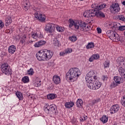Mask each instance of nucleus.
<instances>
[{
    "instance_id": "44",
    "label": "nucleus",
    "mask_w": 125,
    "mask_h": 125,
    "mask_svg": "<svg viewBox=\"0 0 125 125\" xmlns=\"http://www.w3.org/2000/svg\"><path fill=\"white\" fill-rule=\"evenodd\" d=\"M87 119V116H82L80 117V120L83 122V121H85V120Z\"/></svg>"
},
{
    "instance_id": "53",
    "label": "nucleus",
    "mask_w": 125,
    "mask_h": 125,
    "mask_svg": "<svg viewBox=\"0 0 125 125\" xmlns=\"http://www.w3.org/2000/svg\"><path fill=\"white\" fill-rule=\"evenodd\" d=\"M25 39H22L21 41V43H24V42H25Z\"/></svg>"
},
{
    "instance_id": "22",
    "label": "nucleus",
    "mask_w": 125,
    "mask_h": 125,
    "mask_svg": "<svg viewBox=\"0 0 125 125\" xmlns=\"http://www.w3.org/2000/svg\"><path fill=\"white\" fill-rule=\"evenodd\" d=\"M95 16L97 17H101L102 18H105L106 17L105 14L101 11L96 12H95Z\"/></svg>"
},
{
    "instance_id": "33",
    "label": "nucleus",
    "mask_w": 125,
    "mask_h": 125,
    "mask_svg": "<svg viewBox=\"0 0 125 125\" xmlns=\"http://www.w3.org/2000/svg\"><path fill=\"white\" fill-rule=\"evenodd\" d=\"M56 29L58 32H64L65 30V28H64V27L60 26L59 25L56 26Z\"/></svg>"
},
{
    "instance_id": "34",
    "label": "nucleus",
    "mask_w": 125,
    "mask_h": 125,
    "mask_svg": "<svg viewBox=\"0 0 125 125\" xmlns=\"http://www.w3.org/2000/svg\"><path fill=\"white\" fill-rule=\"evenodd\" d=\"M95 45H94V43L93 42H89L86 46V48L87 49H89V48H93Z\"/></svg>"
},
{
    "instance_id": "7",
    "label": "nucleus",
    "mask_w": 125,
    "mask_h": 125,
    "mask_svg": "<svg viewBox=\"0 0 125 125\" xmlns=\"http://www.w3.org/2000/svg\"><path fill=\"white\" fill-rule=\"evenodd\" d=\"M92 78L94 80H97V76L95 75L94 71H90L88 72L86 75L85 80L86 83H88V82H90V81H93V80H92Z\"/></svg>"
},
{
    "instance_id": "38",
    "label": "nucleus",
    "mask_w": 125,
    "mask_h": 125,
    "mask_svg": "<svg viewBox=\"0 0 125 125\" xmlns=\"http://www.w3.org/2000/svg\"><path fill=\"white\" fill-rule=\"evenodd\" d=\"M22 82L24 83H29V77L28 76H25L22 78L21 80Z\"/></svg>"
},
{
    "instance_id": "6",
    "label": "nucleus",
    "mask_w": 125,
    "mask_h": 125,
    "mask_svg": "<svg viewBox=\"0 0 125 125\" xmlns=\"http://www.w3.org/2000/svg\"><path fill=\"white\" fill-rule=\"evenodd\" d=\"M56 110H57V108H56V106L54 104L44 106V110L46 113L47 114H50V115H52V114L56 113Z\"/></svg>"
},
{
    "instance_id": "30",
    "label": "nucleus",
    "mask_w": 125,
    "mask_h": 125,
    "mask_svg": "<svg viewBox=\"0 0 125 125\" xmlns=\"http://www.w3.org/2000/svg\"><path fill=\"white\" fill-rule=\"evenodd\" d=\"M16 95L17 97L19 99V100H23V94L21 92L17 91L16 93Z\"/></svg>"
},
{
    "instance_id": "42",
    "label": "nucleus",
    "mask_w": 125,
    "mask_h": 125,
    "mask_svg": "<svg viewBox=\"0 0 125 125\" xmlns=\"http://www.w3.org/2000/svg\"><path fill=\"white\" fill-rule=\"evenodd\" d=\"M101 101V100H100V98L97 99L96 100H94L93 101L92 103L93 104H95L96 103H98V102H100Z\"/></svg>"
},
{
    "instance_id": "41",
    "label": "nucleus",
    "mask_w": 125,
    "mask_h": 125,
    "mask_svg": "<svg viewBox=\"0 0 125 125\" xmlns=\"http://www.w3.org/2000/svg\"><path fill=\"white\" fill-rule=\"evenodd\" d=\"M117 85H118V84L117 83H115V82L112 83L110 85V87H111V88H113L114 87H116V86H117Z\"/></svg>"
},
{
    "instance_id": "32",
    "label": "nucleus",
    "mask_w": 125,
    "mask_h": 125,
    "mask_svg": "<svg viewBox=\"0 0 125 125\" xmlns=\"http://www.w3.org/2000/svg\"><path fill=\"white\" fill-rule=\"evenodd\" d=\"M125 72V68H123V67H122L119 68V72L121 77L122 76L125 77V74H124Z\"/></svg>"
},
{
    "instance_id": "10",
    "label": "nucleus",
    "mask_w": 125,
    "mask_h": 125,
    "mask_svg": "<svg viewBox=\"0 0 125 125\" xmlns=\"http://www.w3.org/2000/svg\"><path fill=\"white\" fill-rule=\"evenodd\" d=\"M109 38L113 42H120V36L116 32H110V35L109 36Z\"/></svg>"
},
{
    "instance_id": "15",
    "label": "nucleus",
    "mask_w": 125,
    "mask_h": 125,
    "mask_svg": "<svg viewBox=\"0 0 125 125\" xmlns=\"http://www.w3.org/2000/svg\"><path fill=\"white\" fill-rule=\"evenodd\" d=\"M22 7L25 11H27L29 8H30V2L29 0H24L22 2Z\"/></svg>"
},
{
    "instance_id": "12",
    "label": "nucleus",
    "mask_w": 125,
    "mask_h": 125,
    "mask_svg": "<svg viewBox=\"0 0 125 125\" xmlns=\"http://www.w3.org/2000/svg\"><path fill=\"white\" fill-rule=\"evenodd\" d=\"M110 8L113 13H116L120 11V6H119V4L118 3L112 4V5L110 6Z\"/></svg>"
},
{
    "instance_id": "50",
    "label": "nucleus",
    "mask_w": 125,
    "mask_h": 125,
    "mask_svg": "<svg viewBox=\"0 0 125 125\" xmlns=\"http://www.w3.org/2000/svg\"><path fill=\"white\" fill-rule=\"evenodd\" d=\"M97 6V4H93L91 5L92 8H94V9H93V10H94V9H95V8H96Z\"/></svg>"
},
{
    "instance_id": "16",
    "label": "nucleus",
    "mask_w": 125,
    "mask_h": 125,
    "mask_svg": "<svg viewBox=\"0 0 125 125\" xmlns=\"http://www.w3.org/2000/svg\"><path fill=\"white\" fill-rule=\"evenodd\" d=\"M106 4H97V7L95 9H94V11L95 12H98L99 10H101L102 9H103V8H105L106 6Z\"/></svg>"
},
{
    "instance_id": "25",
    "label": "nucleus",
    "mask_w": 125,
    "mask_h": 125,
    "mask_svg": "<svg viewBox=\"0 0 125 125\" xmlns=\"http://www.w3.org/2000/svg\"><path fill=\"white\" fill-rule=\"evenodd\" d=\"M114 18L116 20H121V21H123L124 22H125V16L123 15L116 16L114 17Z\"/></svg>"
},
{
    "instance_id": "46",
    "label": "nucleus",
    "mask_w": 125,
    "mask_h": 125,
    "mask_svg": "<svg viewBox=\"0 0 125 125\" xmlns=\"http://www.w3.org/2000/svg\"><path fill=\"white\" fill-rule=\"evenodd\" d=\"M102 80H103L104 82H105V81H107V80H108V77L107 76L104 75L102 76Z\"/></svg>"
},
{
    "instance_id": "27",
    "label": "nucleus",
    "mask_w": 125,
    "mask_h": 125,
    "mask_svg": "<svg viewBox=\"0 0 125 125\" xmlns=\"http://www.w3.org/2000/svg\"><path fill=\"white\" fill-rule=\"evenodd\" d=\"M42 81L39 79V78H37L35 79V81L34 83V84L35 86H36V87H39L40 85L42 84Z\"/></svg>"
},
{
    "instance_id": "11",
    "label": "nucleus",
    "mask_w": 125,
    "mask_h": 125,
    "mask_svg": "<svg viewBox=\"0 0 125 125\" xmlns=\"http://www.w3.org/2000/svg\"><path fill=\"white\" fill-rule=\"evenodd\" d=\"M83 15L84 17H86L87 18L93 17L94 16H95V11H94V10L92 9L85 11L84 12Z\"/></svg>"
},
{
    "instance_id": "21",
    "label": "nucleus",
    "mask_w": 125,
    "mask_h": 125,
    "mask_svg": "<svg viewBox=\"0 0 125 125\" xmlns=\"http://www.w3.org/2000/svg\"><path fill=\"white\" fill-rule=\"evenodd\" d=\"M43 44H45V41L41 40L35 43L34 46L35 47H40V46H42V45H43Z\"/></svg>"
},
{
    "instance_id": "29",
    "label": "nucleus",
    "mask_w": 125,
    "mask_h": 125,
    "mask_svg": "<svg viewBox=\"0 0 125 125\" xmlns=\"http://www.w3.org/2000/svg\"><path fill=\"white\" fill-rule=\"evenodd\" d=\"M83 102L81 99H79L76 102V106L77 107H83Z\"/></svg>"
},
{
    "instance_id": "51",
    "label": "nucleus",
    "mask_w": 125,
    "mask_h": 125,
    "mask_svg": "<svg viewBox=\"0 0 125 125\" xmlns=\"http://www.w3.org/2000/svg\"><path fill=\"white\" fill-rule=\"evenodd\" d=\"M119 30L120 31H124L125 30V26H122L119 27Z\"/></svg>"
},
{
    "instance_id": "5",
    "label": "nucleus",
    "mask_w": 125,
    "mask_h": 125,
    "mask_svg": "<svg viewBox=\"0 0 125 125\" xmlns=\"http://www.w3.org/2000/svg\"><path fill=\"white\" fill-rule=\"evenodd\" d=\"M1 71L5 75H11L12 70L7 63H3L1 65Z\"/></svg>"
},
{
    "instance_id": "23",
    "label": "nucleus",
    "mask_w": 125,
    "mask_h": 125,
    "mask_svg": "<svg viewBox=\"0 0 125 125\" xmlns=\"http://www.w3.org/2000/svg\"><path fill=\"white\" fill-rule=\"evenodd\" d=\"M5 26H7L8 25H10V24H11L12 22V20L11 19V16H7L6 17L5 20Z\"/></svg>"
},
{
    "instance_id": "31",
    "label": "nucleus",
    "mask_w": 125,
    "mask_h": 125,
    "mask_svg": "<svg viewBox=\"0 0 125 125\" xmlns=\"http://www.w3.org/2000/svg\"><path fill=\"white\" fill-rule=\"evenodd\" d=\"M100 121L103 123V124H106L108 122V117L106 115H104L102 118H100Z\"/></svg>"
},
{
    "instance_id": "17",
    "label": "nucleus",
    "mask_w": 125,
    "mask_h": 125,
    "mask_svg": "<svg viewBox=\"0 0 125 125\" xmlns=\"http://www.w3.org/2000/svg\"><path fill=\"white\" fill-rule=\"evenodd\" d=\"M53 82L55 84H59L61 83L60 77L55 75L53 77Z\"/></svg>"
},
{
    "instance_id": "37",
    "label": "nucleus",
    "mask_w": 125,
    "mask_h": 125,
    "mask_svg": "<svg viewBox=\"0 0 125 125\" xmlns=\"http://www.w3.org/2000/svg\"><path fill=\"white\" fill-rule=\"evenodd\" d=\"M53 44L55 45V46H59V41H58V40H57V38H55L53 40Z\"/></svg>"
},
{
    "instance_id": "24",
    "label": "nucleus",
    "mask_w": 125,
    "mask_h": 125,
    "mask_svg": "<svg viewBox=\"0 0 125 125\" xmlns=\"http://www.w3.org/2000/svg\"><path fill=\"white\" fill-rule=\"evenodd\" d=\"M108 25L109 26H110V27L112 28L113 31H115V30L118 29V25H117V23L116 22H109Z\"/></svg>"
},
{
    "instance_id": "8",
    "label": "nucleus",
    "mask_w": 125,
    "mask_h": 125,
    "mask_svg": "<svg viewBox=\"0 0 125 125\" xmlns=\"http://www.w3.org/2000/svg\"><path fill=\"white\" fill-rule=\"evenodd\" d=\"M56 25L53 23H48L45 26L44 31L46 32V33H49L51 34L53 32H54V30H55V28Z\"/></svg>"
},
{
    "instance_id": "45",
    "label": "nucleus",
    "mask_w": 125,
    "mask_h": 125,
    "mask_svg": "<svg viewBox=\"0 0 125 125\" xmlns=\"http://www.w3.org/2000/svg\"><path fill=\"white\" fill-rule=\"evenodd\" d=\"M93 56L94 57V59L95 60H97L100 57V56L98 54L93 55Z\"/></svg>"
},
{
    "instance_id": "9",
    "label": "nucleus",
    "mask_w": 125,
    "mask_h": 125,
    "mask_svg": "<svg viewBox=\"0 0 125 125\" xmlns=\"http://www.w3.org/2000/svg\"><path fill=\"white\" fill-rule=\"evenodd\" d=\"M35 17L41 22H44L45 21V16L42 14L40 11L36 12L35 13Z\"/></svg>"
},
{
    "instance_id": "3",
    "label": "nucleus",
    "mask_w": 125,
    "mask_h": 125,
    "mask_svg": "<svg viewBox=\"0 0 125 125\" xmlns=\"http://www.w3.org/2000/svg\"><path fill=\"white\" fill-rule=\"evenodd\" d=\"M68 22L69 28H72L73 26H74L76 30L80 29L81 31H84L86 29V24L84 22H80L79 21H74L71 19L69 20Z\"/></svg>"
},
{
    "instance_id": "4",
    "label": "nucleus",
    "mask_w": 125,
    "mask_h": 125,
    "mask_svg": "<svg viewBox=\"0 0 125 125\" xmlns=\"http://www.w3.org/2000/svg\"><path fill=\"white\" fill-rule=\"evenodd\" d=\"M86 84L89 88L93 90L99 89L101 87V83L96 80L88 81Z\"/></svg>"
},
{
    "instance_id": "13",
    "label": "nucleus",
    "mask_w": 125,
    "mask_h": 125,
    "mask_svg": "<svg viewBox=\"0 0 125 125\" xmlns=\"http://www.w3.org/2000/svg\"><path fill=\"white\" fill-rule=\"evenodd\" d=\"M31 38L35 41H37L38 40V38H40V39H42V35L41 34V32H32L31 34Z\"/></svg>"
},
{
    "instance_id": "43",
    "label": "nucleus",
    "mask_w": 125,
    "mask_h": 125,
    "mask_svg": "<svg viewBox=\"0 0 125 125\" xmlns=\"http://www.w3.org/2000/svg\"><path fill=\"white\" fill-rule=\"evenodd\" d=\"M121 104L123 106L125 107V97H124L121 100Z\"/></svg>"
},
{
    "instance_id": "40",
    "label": "nucleus",
    "mask_w": 125,
    "mask_h": 125,
    "mask_svg": "<svg viewBox=\"0 0 125 125\" xmlns=\"http://www.w3.org/2000/svg\"><path fill=\"white\" fill-rule=\"evenodd\" d=\"M104 68H108L109 66V61H108V60L105 61L104 63Z\"/></svg>"
},
{
    "instance_id": "55",
    "label": "nucleus",
    "mask_w": 125,
    "mask_h": 125,
    "mask_svg": "<svg viewBox=\"0 0 125 125\" xmlns=\"http://www.w3.org/2000/svg\"><path fill=\"white\" fill-rule=\"evenodd\" d=\"M123 74H124V76H122L121 77V78H122L123 79H125V72Z\"/></svg>"
},
{
    "instance_id": "49",
    "label": "nucleus",
    "mask_w": 125,
    "mask_h": 125,
    "mask_svg": "<svg viewBox=\"0 0 125 125\" xmlns=\"http://www.w3.org/2000/svg\"><path fill=\"white\" fill-rule=\"evenodd\" d=\"M94 60V58L93 55L92 56H91L90 58H89V61L90 62H93Z\"/></svg>"
},
{
    "instance_id": "36",
    "label": "nucleus",
    "mask_w": 125,
    "mask_h": 125,
    "mask_svg": "<svg viewBox=\"0 0 125 125\" xmlns=\"http://www.w3.org/2000/svg\"><path fill=\"white\" fill-rule=\"evenodd\" d=\"M47 99L50 100H52V99H54L56 97V94H50L47 95Z\"/></svg>"
},
{
    "instance_id": "58",
    "label": "nucleus",
    "mask_w": 125,
    "mask_h": 125,
    "mask_svg": "<svg viewBox=\"0 0 125 125\" xmlns=\"http://www.w3.org/2000/svg\"><path fill=\"white\" fill-rule=\"evenodd\" d=\"M31 42H33V41H31Z\"/></svg>"
},
{
    "instance_id": "39",
    "label": "nucleus",
    "mask_w": 125,
    "mask_h": 125,
    "mask_svg": "<svg viewBox=\"0 0 125 125\" xmlns=\"http://www.w3.org/2000/svg\"><path fill=\"white\" fill-rule=\"evenodd\" d=\"M27 74H28L30 76H32V75H34V69H33V68H30L27 71Z\"/></svg>"
},
{
    "instance_id": "1",
    "label": "nucleus",
    "mask_w": 125,
    "mask_h": 125,
    "mask_svg": "<svg viewBox=\"0 0 125 125\" xmlns=\"http://www.w3.org/2000/svg\"><path fill=\"white\" fill-rule=\"evenodd\" d=\"M82 72L79 68H71L66 74V80L67 81H71V82H75L78 80V78H79Z\"/></svg>"
},
{
    "instance_id": "48",
    "label": "nucleus",
    "mask_w": 125,
    "mask_h": 125,
    "mask_svg": "<svg viewBox=\"0 0 125 125\" xmlns=\"http://www.w3.org/2000/svg\"><path fill=\"white\" fill-rule=\"evenodd\" d=\"M97 31L98 34H101V33H102V30L101 29V28L99 27H98L97 28Z\"/></svg>"
},
{
    "instance_id": "26",
    "label": "nucleus",
    "mask_w": 125,
    "mask_h": 125,
    "mask_svg": "<svg viewBox=\"0 0 125 125\" xmlns=\"http://www.w3.org/2000/svg\"><path fill=\"white\" fill-rule=\"evenodd\" d=\"M72 50L71 48H67L65 50V51L64 52H61L60 53V55L61 56H63V55H65L66 54H68V53H71V52H72Z\"/></svg>"
},
{
    "instance_id": "18",
    "label": "nucleus",
    "mask_w": 125,
    "mask_h": 125,
    "mask_svg": "<svg viewBox=\"0 0 125 125\" xmlns=\"http://www.w3.org/2000/svg\"><path fill=\"white\" fill-rule=\"evenodd\" d=\"M117 62L119 65L125 66V58L123 57H119L117 59Z\"/></svg>"
},
{
    "instance_id": "57",
    "label": "nucleus",
    "mask_w": 125,
    "mask_h": 125,
    "mask_svg": "<svg viewBox=\"0 0 125 125\" xmlns=\"http://www.w3.org/2000/svg\"><path fill=\"white\" fill-rule=\"evenodd\" d=\"M124 35H125V32H124Z\"/></svg>"
},
{
    "instance_id": "19",
    "label": "nucleus",
    "mask_w": 125,
    "mask_h": 125,
    "mask_svg": "<svg viewBox=\"0 0 125 125\" xmlns=\"http://www.w3.org/2000/svg\"><path fill=\"white\" fill-rule=\"evenodd\" d=\"M8 51L11 54H13L16 51V47L14 45L9 46Z\"/></svg>"
},
{
    "instance_id": "35",
    "label": "nucleus",
    "mask_w": 125,
    "mask_h": 125,
    "mask_svg": "<svg viewBox=\"0 0 125 125\" xmlns=\"http://www.w3.org/2000/svg\"><path fill=\"white\" fill-rule=\"evenodd\" d=\"M69 40H70L71 42H76L78 38H77L76 35H73L72 36L69 37Z\"/></svg>"
},
{
    "instance_id": "52",
    "label": "nucleus",
    "mask_w": 125,
    "mask_h": 125,
    "mask_svg": "<svg viewBox=\"0 0 125 125\" xmlns=\"http://www.w3.org/2000/svg\"><path fill=\"white\" fill-rule=\"evenodd\" d=\"M25 39H22L21 41V43H24V42H25Z\"/></svg>"
},
{
    "instance_id": "28",
    "label": "nucleus",
    "mask_w": 125,
    "mask_h": 125,
    "mask_svg": "<svg viewBox=\"0 0 125 125\" xmlns=\"http://www.w3.org/2000/svg\"><path fill=\"white\" fill-rule=\"evenodd\" d=\"M114 81L117 84H121V81H122V78L119 76H115L114 77Z\"/></svg>"
},
{
    "instance_id": "14",
    "label": "nucleus",
    "mask_w": 125,
    "mask_h": 125,
    "mask_svg": "<svg viewBox=\"0 0 125 125\" xmlns=\"http://www.w3.org/2000/svg\"><path fill=\"white\" fill-rule=\"evenodd\" d=\"M119 110H120V106L118 104H115L110 108L109 111L110 114H115L118 112Z\"/></svg>"
},
{
    "instance_id": "54",
    "label": "nucleus",
    "mask_w": 125,
    "mask_h": 125,
    "mask_svg": "<svg viewBox=\"0 0 125 125\" xmlns=\"http://www.w3.org/2000/svg\"><path fill=\"white\" fill-rule=\"evenodd\" d=\"M26 38H27V36H26V35H23V36L22 37V39H23V40H26Z\"/></svg>"
},
{
    "instance_id": "20",
    "label": "nucleus",
    "mask_w": 125,
    "mask_h": 125,
    "mask_svg": "<svg viewBox=\"0 0 125 125\" xmlns=\"http://www.w3.org/2000/svg\"><path fill=\"white\" fill-rule=\"evenodd\" d=\"M75 104L73 102H66L64 104V106L67 109H71L72 107H74Z\"/></svg>"
},
{
    "instance_id": "47",
    "label": "nucleus",
    "mask_w": 125,
    "mask_h": 125,
    "mask_svg": "<svg viewBox=\"0 0 125 125\" xmlns=\"http://www.w3.org/2000/svg\"><path fill=\"white\" fill-rule=\"evenodd\" d=\"M3 27H4V24L3 22H2V21H0V29H2Z\"/></svg>"
},
{
    "instance_id": "56",
    "label": "nucleus",
    "mask_w": 125,
    "mask_h": 125,
    "mask_svg": "<svg viewBox=\"0 0 125 125\" xmlns=\"http://www.w3.org/2000/svg\"><path fill=\"white\" fill-rule=\"evenodd\" d=\"M122 4H123V5H125V1L123 2Z\"/></svg>"
},
{
    "instance_id": "2",
    "label": "nucleus",
    "mask_w": 125,
    "mask_h": 125,
    "mask_svg": "<svg viewBox=\"0 0 125 125\" xmlns=\"http://www.w3.org/2000/svg\"><path fill=\"white\" fill-rule=\"evenodd\" d=\"M53 55L52 52L49 50H41L36 54V58L39 61H45L51 59Z\"/></svg>"
}]
</instances>
